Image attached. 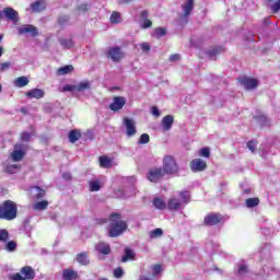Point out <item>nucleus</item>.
I'll return each instance as SVG.
<instances>
[{
	"label": "nucleus",
	"mask_w": 280,
	"mask_h": 280,
	"mask_svg": "<svg viewBox=\"0 0 280 280\" xmlns=\"http://www.w3.org/2000/svg\"><path fill=\"white\" fill-rule=\"evenodd\" d=\"M73 91H77L75 85L67 84V85H65V86L62 88V92H63V93L73 92Z\"/></svg>",
	"instance_id": "obj_50"
},
{
	"label": "nucleus",
	"mask_w": 280,
	"mask_h": 280,
	"mask_svg": "<svg viewBox=\"0 0 280 280\" xmlns=\"http://www.w3.org/2000/svg\"><path fill=\"white\" fill-rule=\"evenodd\" d=\"M75 88L79 92L86 91V89H91V83H89V81H83L75 85Z\"/></svg>",
	"instance_id": "obj_38"
},
{
	"label": "nucleus",
	"mask_w": 280,
	"mask_h": 280,
	"mask_svg": "<svg viewBox=\"0 0 280 280\" xmlns=\"http://www.w3.org/2000/svg\"><path fill=\"white\" fill-rule=\"evenodd\" d=\"M254 119H256V121H260V124H266V121H268V117L265 114L254 116Z\"/></svg>",
	"instance_id": "obj_48"
},
{
	"label": "nucleus",
	"mask_w": 280,
	"mask_h": 280,
	"mask_svg": "<svg viewBox=\"0 0 280 280\" xmlns=\"http://www.w3.org/2000/svg\"><path fill=\"white\" fill-rule=\"evenodd\" d=\"M23 148V144H15L14 150L11 153V159L14 161V163H19V161H23L25 158V151L21 150Z\"/></svg>",
	"instance_id": "obj_13"
},
{
	"label": "nucleus",
	"mask_w": 280,
	"mask_h": 280,
	"mask_svg": "<svg viewBox=\"0 0 280 280\" xmlns=\"http://www.w3.org/2000/svg\"><path fill=\"white\" fill-rule=\"evenodd\" d=\"M8 240H10V232L5 229L0 230V242L5 244Z\"/></svg>",
	"instance_id": "obj_33"
},
{
	"label": "nucleus",
	"mask_w": 280,
	"mask_h": 280,
	"mask_svg": "<svg viewBox=\"0 0 280 280\" xmlns=\"http://www.w3.org/2000/svg\"><path fill=\"white\" fill-rule=\"evenodd\" d=\"M106 222H108V219H106V218H101V219L94 220L95 226H102V224H106Z\"/></svg>",
	"instance_id": "obj_51"
},
{
	"label": "nucleus",
	"mask_w": 280,
	"mask_h": 280,
	"mask_svg": "<svg viewBox=\"0 0 280 280\" xmlns=\"http://www.w3.org/2000/svg\"><path fill=\"white\" fill-rule=\"evenodd\" d=\"M126 106V97L114 96L113 102L109 104V110L113 113H119Z\"/></svg>",
	"instance_id": "obj_9"
},
{
	"label": "nucleus",
	"mask_w": 280,
	"mask_h": 280,
	"mask_svg": "<svg viewBox=\"0 0 280 280\" xmlns=\"http://www.w3.org/2000/svg\"><path fill=\"white\" fill-rule=\"evenodd\" d=\"M13 84L18 89H23V86H27L30 84V79H27V77H19L13 81Z\"/></svg>",
	"instance_id": "obj_24"
},
{
	"label": "nucleus",
	"mask_w": 280,
	"mask_h": 280,
	"mask_svg": "<svg viewBox=\"0 0 280 280\" xmlns=\"http://www.w3.org/2000/svg\"><path fill=\"white\" fill-rule=\"evenodd\" d=\"M245 205L248 209H253L255 207H259V198L255 197V198H248L245 201Z\"/></svg>",
	"instance_id": "obj_29"
},
{
	"label": "nucleus",
	"mask_w": 280,
	"mask_h": 280,
	"mask_svg": "<svg viewBox=\"0 0 280 280\" xmlns=\"http://www.w3.org/2000/svg\"><path fill=\"white\" fill-rule=\"evenodd\" d=\"M161 270H162V266L161 265H154L152 267V271H153V275L156 277V275H160L161 273Z\"/></svg>",
	"instance_id": "obj_52"
},
{
	"label": "nucleus",
	"mask_w": 280,
	"mask_h": 280,
	"mask_svg": "<svg viewBox=\"0 0 280 280\" xmlns=\"http://www.w3.org/2000/svg\"><path fill=\"white\" fill-rule=\"evenodd\" d=\"M68 139L70 143H75L82 139V133L78 129H72L69 131Z\"/></svg>",
	"instance_id": "obj_22"
},
{
	"label": "nucleus",
	"mask_w": 280,
	"mask_h": 280,
	"mask_svg": "<svg viewBox=\"0 0 280 280\" xmlns=\"http://www.w3.org/2000/svg\"><path fill=\"white\" fill-rule=\"evenodd\" d=\"M90 185V191H100L102 189V185L100 184V180H91L89 182Z\"/></svg>",
	"instance_id": "obj_37"
},
{
	"label": "nucleus",
	"mask_w": 280,
	"mask_h": 280,
	"mask_svg": "<svg viewBox=\"0 0 280 280\" xmlns=\"http://www.w3.org/2000/svg\"><path fill=\"white\" fill-rule=\"evenodd\" d=\"M178 60H180V55L173 54L170 56V62H178Z\"/></svg>",
	"instance_id": "obj_53"
},
{
	"label": "nucleus",
	"mask_w": 280,
	"mask_h": 280,
	"mask_svg": "<svg viewBox=\"0 0 280 280\" xmlns=\"http://www.w3.org/2000/svg\"><path fill=\"white\" fill-rule=\"evenodd\" d=\"M271 12L272 14H277L280 12V0H277L272 5H271Z\"/></svg>",
	"instance_id": "obj_45"
},
{
	"label": "nucleus",
	"mask_w": 280,
	"mask_h": 280,
	"mask_svg": "<svg viewBox=\"0 0 280 280\" xmlns=\"http://www.w3.org/2000/svg\"><path fill=\"white\" fill-rule=\"evenodd\" d=\"M80 279V275L77 270L72 268H67L62 270V280H78Z\"/></svg>",
	"instance_id": "obj_16"
},
{
	"label": "nucleus",
	"mask_w": 280,
	"mask_h": 280,
	"mask_svg": "<svg viewBox=\"0 0 280 280\" xmlns=\"http://www.w3.org/2000/svg\"><path fill=\"white\" fill-rule=\"evenodd\" d=\"M67 23H69V15H60L58 18L59 25H67Z\"/></svg>",
	"instance_id": "obj_46"
},
{
	"label": "nucleus",
	"mask_w": 280,
	"mask_h": 280,
	"mask_svg": "<svg viewBox=\"0 0 280 280\" xmlns=\"http://www.w3.org/2000/svg\"><path fill=\"white\" fill-rule=\"evenodd\" d=\"M32 189H36V191H37L35 194L36 200H40V199L45 198V194H46L45 189H43L38 186H33Z\"/></svg>",
	"instance_id": "obj_36"
},
{
	"label": "nucleus",
	"mask_w": 280,
	"mask_h": 280,
	"mask_svg": "<svg viewBox=\"0 0 280 280\" xmlns=\"http://www.w3.org/2000/svg\"><path fill=\"white\" fill-rule=\"evenodd\" d=\"M73 71V67L71 65L61 67L57 70L59 75H67V73H71Z\"/></svg>",
	"instance_id": "obj_31"
},
{
	"label": "nucleus",
	"mask_w": 280,
	"mask_h": 280,
	"mask_svg": "<svg viewBox=\"0 0 280 280\" xmlns=\"http://www.w3.org/2000/svg\"><path fill=\"white\" fill-rule=\"evenodd\" d=\"M222 51H224V47L218 46L210 50L208 54L212 58V56H218V54H222Z\"/></svg>",
	"instance_id": "obj_41"
},
{
	"label": "nucleus",
	"mask_w": 280,
	"mask_h": 280,
	"mask_svg": "<svg viewBox=\"0 0 280 280\" xmlns=\"http://www.w3.org/2000/svg\"><path fill=\"white\" fill-rule=\"evenodd\" d=\"M114 277H115V279H121V277H124V269H121V267L115 268Z\"/></svg>",
	"instance_id": "obj_43"
},
{
	"label": "nucleus",
	"mask_w": 280,
	"mask_h": 280,
	"mask_svg": "<svg viewBox=\"0 0 280 280\" xmlns=\"http://www.w3.org/2000/svg\"><path fill=\"white\" fill-rule=\"evenodd\" d=\"M107 56L113 60V62H121L124 52L119 46H116L108 49Z\"/></svg>",
	"instance_id": "obj_10"
},
{
	"label": "nucleus",
	"mask_w": 280,
	"mask_h": 280,
	"mask_svg": "<svg viewBox=\"0 0 280 280\" xmlns=\"http://www.w3.org/2000/svg\"><path fill=\"white\" fill-rule=\"evenodd\" d=\"M3 40V35H0V43Z\"/></svg>",
	"instance_id": "obj_64"
},
{
	"label": "nucleus",
	"mask_w": 280,
	"mask_h": 280,
	"mask_svg": "<svg viewBox=\"0 0 280 280\" xmlns=\"http://www.w3.org/2000/svg\"><path fill=\"white\" fill-rule=\"evenodd\" d=\"M162 170L167 176H174L178 174V172H180V168L178 167V162H176V159L173 155H165L163 158Z\"/></svg>",
	"instance_id": "obj_4"
},
{
	"label": "nucleus",
	"mask_w": 280,
	"mask_h": 280,
	"mask_svg": "<svg viewBox=\"0 0 280 280\" xmlns=\"http://www.w3.org/2000/svg\"><path fill=\"white\" fill-rule=\"evenodd\" d=\"M141 49H142V51H150V49H151L150 44L142 43L141 44Z\"/></svg>",
	"instance_id": "obj_60"
},
{
	"label": "nucleus",
	"mask_w": 280,
	"mask_h": 280,
	"mask_svg": "<svg viewBox=\"0 0 280 280\" xmlns=\"http://www.w3.org/2000/svg\"><path fill=\"white\" fill-rule=\"evenodd\" d=\"M110 23H113L114 25L121 23V13L114 11L110 15Z\"/></svg>",
	"instance_id": "obj_32"
},
{
	"label": "nucleus",
	"mask_w": 280,
	"mask_h": 280,
	"mask_svg": "<svg viewBox=\"0 0 280 280\" xmlns=\"http://www.w3.org/2000/svg\"><path fill=\"white\" fill-rule=\"evenodd\" d=\"M191 172H205L207 170V161L202 159H194L190 161Z\"/></svg>",
	"instance_id": "obj_11"
},
{
	"label": "nucleus",
	"mask_w": 280,
	"mask_h": 280,
	"mask_svg": "<svg viewBox=\"0 0 280 280\" xmlns=\"http://www.w3.org/2000/svg\"><path fill=\"white\" fill-rule=\"evenodd\" d=\"M20 36H22L23 34H31V36L36 37L38 36V27L32 25V24H25L22 25L19 30H18Z\"/></svg>",
	"instance_id": "obj_12"
},
{
	"label": "nucleus",
	"mask_w": 280,
	"mask_h": 280,
	"mask_svg": "<svg viewBox=\"0 0 280 280\" xmlns=\"http://www.w3.org/2000/svg\"><path fill=\"white\" fill-rule=\"evenodd\" d=\"M60 45L66 49H71L73 47V40L71 39H60Z\"/></svg>",
	"instance_id": "obj_39"
},
{
	"label": "nucleus",
	"mask_w": 280,
	"mask_h": 280,
	"mask_svg": "<svg viewBox=\"0 0 280 280\" xmlns=\"http://www.w3.org/2000/svg\"><path fill=\"white\" fill-rule=\"evenodd\" d=\"M238 82L246 91H253L259 86V81L250 77H241Z\"/></svg>",
	"instance_id": "obj_8"
},
{
	"label": "nucleus",
	"mask_w": 280,
	"mask_h": 280,
	"mask_svg": "<svg viewBox=\"0 0 280 280\" xmlns=\"http://www.w3.org/2000/svg\"><path fill=\"white\" fill-rule=\"evenodd\" d=\"M135 252H132V249L130 248H125V255L121 258V262L126 264V261H135Z\"/></svg>",
	"instance_id": "obj_26"
},
{
	"label": "nucleus",
	"mask_w": 280,
	"mask_h": 280,
	"mask_svg": "<svg viewBox=\"0 0 280 280\" xmlns=\"http://www.w3.org/2000/svg\"><path fill=\"white\" fill-rule=\"evenodd\" d=\"M47 207H49V201L42 200V201H37L36 203H34L33 209L35 211H45V209H47Z\"/></svg>",
	"instance_id": "obj_28"
},
{
	"label": "nucleus",
	"mask_w": 280,
	"mask_h": 280,
	"mask_svg": "<svg viewBox=\"0 0 280 280\" xmlns=\"http://www.w3.org/2000/svg\"><path fill=\"white\" fill-rule=\"evenodd\" d=\"M62 178H65V180H71V174L70 173H63Z\"/></svg>",
	"instance_id": "obj_61"
},
{
	"label": "nucleus",
	"mask_w": 280,
	"mask_h": 280,
	"mask_svg": "<svg viewBox=\"0 0 280 280\" xmlns=\"http://www.w3.org/2000/svg\"><path fill=\"white\" fill-rule=\"evenodd\" d=\"M172 126H174V116L172 115H166L162 119V128L163 130H172Z\"/></svg>",
	"instance_id": "obj_18"
},
{
	"label": "nucleus",
	"mask_w": 280,
	"mask_h": 280,
	"mask_svg": "<svg viewBox=\"0 0 280 280\" xmlns=\"http://www.w3.org/2000/svg\"><path fill=\"white\" fill-rule=\"evenodd\" d=\"M184 18L187 19L189 14L194 11V0H187V2L183 5Z\"/></svg>",
	"instance_id": "obj_27"
},
{
	"label": "nucleus",
	"mask_w": 280,
	"mask_h": 280,
	"mask_svg": "<svg viewBox=\"0 0 280 280\" xmlns=\"http://www.w3.org/2000/svg\"><path fill=\"white\" fill-rule=\"evenodd\" d=\"M138 143H140L141 145L145 144V143H150V135L148 133H142L140 136V139L138 141Z\"/></svg>",
	"instance_id": "obj_40"
},
{
	"label": "nucleus",
	"mask_w": 280,
	"mask_h": 280,
	"mask_svg": "<svg viewBox=\"0 0 280 280\" xmlns=\"http://www.w3.org/2000/svg\"><path fill=\"white\" fill-rule=\"evenodd\" d=\"M14 170H19V165H16V164L8 165V166L4 168V172H5L7 174H14Z\"/></svg>",
	"instance_id": "obj_44"
},
{
	"label": "nucleus",
	"mask_w": 280,
	"mask_h": 280,
	"mask_svg": "<svg viewBox=\"0 0 280 280\" xmlns=\"http://www.w3.org/2000/svg\"><path fill=\"white\" fill-rule=\"evenodd\" d=\"M95 248L101 255H110V245L108 243H98Z\"/></svg>",
	"instance_id": "obj_21"
},
{
	"label": "nucleus",
	"mask_w": 280,
	"mask_h": 280,
	"mask_svg": "<svg viewBox=\"0 0 280 280\" xmlns=\"http://www.w3.org/2000/svg\"><path fill=\"white\" fill-rule=\"evenodd\" d=\"M247 148L250 150V152H255V150H257V142L255 140L248 141Z\"/></svg>",
	"instance_id": "obj_49"
},
{
	"label": "nucleus",
	"mask_w": 280,
	"mask_h": 280,
	"mask_svg": "<svg viewBox=\"0 0 280 280\" xmlns=\"http://www.w3.org/2000/svg\"><path fill=\"white\" fill-rule=\"evenodd\" d=\"M77 10H78L79 12H88V11H89V4H86V3L80 4V5L77 8Z\"/></svg>",
	"instance_id": "obj_54"
},
{
	"label": "nucleus",
	"mask_w": 280,
	"mask_h": 280,
	"mask_svg": "<svg viewBox=\"0 0 280 280\" xmlns=\"http://www.w3.org/2000/svg\"><path fill=\"white\" fill-rule=\"evenodd\" d=\"M16 241H7L4 245V250H7V253H14V250H16Z\"/></svg>",
	"instance_id": "obj_30"
},
{
	"label": "nucleus",
	"mask_w": 280,
	"mask_h": 280,
	"mask_svg": "<svg viewBox=\"0 0 280 280\" xmlns=\"http://www.w3.org/2000/svg\"><path fill=\"white\" fill-rule=\"evenodd\" d=\"M224 222V215L220 212H210L203 218L205 226H218Z\"/></svg>",
	"instance_id": "obj_6"
},
{
	"label": "nucleus",
	"mask_w": 280,
	"mask_h": 280,
	"mask_svg": "<svg viewBox=\"0 0 280 280\" xmlns=\"http://www.w3.org/2000/svg\"><path fill=\"white\" fill-rule=\"evenodd\" d=\"M75 260L78 261V264H80V266H89V264H91V260L89 259V254L86 252L77 254Z\"/></svg>",
	"instance_id": "obj_19"
},
{
	"label": "nucleus",
	"mask_w": 280,
	"mask_h": 280,
	"mask_svg": "<svg viewBox=\"0 0 280 280\" xmlns=\"http://www.w3.org/2000/svg\"><path fill=\"white\" fill-rule=\"evenodd\" d=\"M152 115H154V117H161V110H159V108L156 106H153Z\"/></svg>",
	"instance_id": "obj_59"
},
{
	"label": "nucleus",
	"mask_w": 280,
	"mask_h": 280,
	"mask_svg": "<svg viewBox=\"0 0 280 280\" xmlns=\"http://www.w3.org/2000/svg\"><path fill=\"white\" fill-rule=\"evenodd\" d=\"M147 178L150 183H161V179L165 178V171L163 167H151L147 173Z\"/></svg>",
	"instance_id": "obj_7"
},
{
	"label": "nucleus",
	"mask_w": 280,
	"mask_h": 280,
	"mask_svg": "<svg viewBox=\"0 0 280 280\" xmlns=\"http://www.w3.org/2000/svg\"><path fill=\"white\" fill-rule=\"evenodd\" d=\"M3 14L8 21H12L13 23H19L20 21L19 12L10 7L3 9Z\"/></svg>",
	"instance_id": "obj_14"
},
{
	"label": "nucleus",
	"mask_w": 280,
	"mask_h": 280,
	"mask_svg": "<svg viewBox=\"0 0 280 280\" xmlns=\"http://www.w3.org/2000/svg\"><path fill=\"white\" fill-rule=\"evenodd\" d=\"M120 3H125V4L132 3V0H120Z\"/></svg>",
	"instance_id": "obj_62"
},
{
	"label": "nucleus",
	"mask_w": 280,
	"mask_h": 280,
	"mask_svg": "<svg viewBox=\"0 0 280 280\" xmlns=\"http://www.w3.org/2000/svg\"><path fill=\"white\" fill-rule=\"evenodd\" d=\"M124 124L127 128V137H135L137 135V127L135 126V120L131 118L125 117Z\"/></svg>",
	"instance_id": "obj_15"
},
{
	"label": "nucleus",
	"mask_w": 280,
	"mask_h": 280,
	"mask_svg": "<svg viewBox=\"0 0 280 280\" xmlns=\"http://www.w3.org/2000/svg\"><path fill=\"white\" fill-rule=\"evenodd\" d=\"M154 35L156 38H163V36H167V30L164 27H155Z\"/></svg>",
	"instance_id": "obj_34"
},
{
	"label": "nucleus",
	"mask_w": 280,
	"mask_h": 280,
	"mask_svg": "<svg viewBox=\"0 0 280 280\" xmlns=\"http://www.w3.org/2000/svg\"><path fill=\"white\" fill-rule=\"evenodd\" d=\"M26 97H30V100H43V97H45V91L40 89H33L26 92Z\"/></svg>",
	"instance_id": "obj_17"
},
{
	"label": "nucleus",
	"mask_w": 280,
	"mask_h": 280,
	"mask_svg": "<svg viewBox=\"0 0 280 280\" xmlns=\"http://www.w3.org/2000/svg\"><path fill=\"white\" fill-rule=\"evenodd\" d=\"M18 214L19 207L16 206V202L9 199L0 203V220H7L10 222L12 220H16Z\"/></svg>",
	"instance_id": "obj_3"
},
{
	"label": "nucleus",
	"mask_w": 280,
	"mask_h": 280,
	"mask_svg": "<svg viewBox=\"0 0 280 280\" xmlns=\"http://www.w3.org/2000/svg\"><path fill=\"white\" fill-rule=\"evenodd\" d=\"M100 161V167H103L104 170H110L113 167V160L106 155H101L98 158Z\"/></svg>",
	"instance_id": "obj_20"
},
{
	"label": "nucleus",
	"mask_w": 280,
	"mask_h": 280,
	"mask_svg": "<svg viewBox=\"0 0 280 280\" xmlns=\"http://www.w3.org/2000/svg\"><path fill=\"white\" fill-rule=\"evenodd\" d=\"M21 141H30L32 139V133L23 131L20 136Z\"/></svg>",
	"instance_id": "obj_47"
},
{
	"label": "nucleus",
	"mask_w": 280,
	"mask_h": 280,
	"mask_svg": "<svg viewBox=\"0 0 280 280\" xmlns=\"http://www.w3.org/2000/svg\"><path fill=\"white\" fill-rule=\"evenodd\" d=\"M199 156H205V159H209V156H211V151L207 147L202 148L199 150Z\"/></svg>",
	"instance_id": "obj_42"
},
{
	"label": "nucleus",
	"mask_w": 280,
	"mask_h": 280,
	"mask_svg": "<svg viewBox=\"0 0 280 280\" xmlns=\"http://www.w3.org/2000/svg\"><path fill=\"white\" fill-rule=\"evenodd\" d=\"M190 201H191V194H189V191L187 190L179 191V198L171 197L167 200L166 209H168V211H180V209H183V206L189 205Z\"/></svg>",
	"instance_id": "obj_2"
},
{
	"label": "nucleus",
	"mask_w": 280,
	"mask_h": 280,
	"mask_svg": "<svg viewBox=\"0 0 280 280\" xmlns=\"http://www.w3.org/2000/svg\"><path fill=\"white\" fill-rule=\"evenodd\" d=\"M46 8L47 5L43 0H37L31 4V10H33L34 12H43Z\"/></svg>",
	"instance_id": "obj_25"
},
{
	"label": "nucleus",
	"mask_w": 280,
	"mask_h": 280,
	"mask_svg": "<svg viewBox=\"0 0 280 280\" xmlns=\"http://www.w3.org/2000/svg\"><path fill=\"white\" fill-rule=\"evenodd\" d=\"M10 69V62L0 63V71H8Z\"/></svg>",
	"instance_id": "obj_57"
},
{
	"label": "nucleus",
	"mask_w": 280,
	"mask_h": 280,
	"mask_svg": "<svg viewBox=\"0 0 280 280\" xmlns=\"http://www.w3.org/2000/svg\"><path fill=\"white\" fill-rule=\"evenodd\" d=\"M108 237H119L128 231V223L119 212H112L108 217Z\"/></svg>",
	"instance_id": "obj_1"
},
{
	"label": "nucleus",
	"mask_w": 280,
	"mask_h": 280,
	"mask_svg": "<svg viewBox=\"0 0 280 280\" xmlns=\"http://www.w3.org/2000/svg\"><path fill=\"white\" fill-rule=\"evenodd\" d=\"M149 15H150V13L148 12V10L141 11V13H140V19H141V21L148 20V16H149Z\"/></svg>",
	"instance_id": "obj_56"
},
{
	"label": "nucleus",
	"mask_w": 280,
	"mask_h": 280,
	"mask_svg": "<svg viewBox=\"0 0 280 280\" xmlns=\"http://www.w3.org/2000/svg\"><path fill=\"white\" fill-rule=\"evenodd\" d=\"M143 24H142V28L143 30H148L149 27H152V21L147 19V20H143Z\"/></svg>",
	"instance_id": "obj_55"
},
{
	"label": "nucleus",
	"mask_w": 280,
	"mask_h": 280,
	"mask_svg": "<svg viewBox=\"0 0 280 280\" xmlns=\"http://www.w3.org/2000/svg\"><path fill=\"white\" fill-rule=\"evenodd\" d=\"M153 206L159 211H164V209H167V203H165V200L162 197H155L153 199Z\"/></svg>",
	"instance_id": "obj_23"
},
{
	"label": "nucleus",
	"mask_w": 280,
	"mask_h": 280,
	"mask_svg": "<svg viewBox=\"0 0 280 280\" xmlns=\"http://www.w3.org/2000/svg\"><path fill=\"white\" fill-rule=\"evenodd\" d=\"M10 280H33L36 279V271L32 266H24L20 272L13 273L9 277Z\"/></svg>",
	"instance_id": "obj_5"
},
{
	"label": "nucleus",
	"mask_w": 280,
	"mask_h": 280,
	"mask_svg": "<svg viewBox=\"0 0 280 280\" xmlns=\"http://www.w3.org/2000/svg\"><path fill=\"white\" fill-rule=\"evenodd\" d=\"M151 240H156V237H162L163 236V229L161 228H158V229H154L153 231H151L149 233Z\"/></svg>",
	"instance_id": "obj_35"
},
{
	"label": "nucleus",
	"mask_w": 280,
	"mask_h": 280,
	"mask_svg": "<svg viewBox=\"0 0 280 280\" xmlns=\"http://www.w3.org/2000/svg\"><path fill=\"white\" fill-rule=\"evenodd\" d=\"M242 272H248V268L246 267V265H241L237 269V273L242 275Z\"/></svg>",
	"instance_id": "obj_58"
},
{
	"label": "nucleus",
	"mask_w": 280,
	"mask_h": 280,
	"mask_svg": "<svg viewBox=\"0 0 280 280\" xmlns=\"http://www.w3.org/2000/svg\"><path fill=\"white\" fill-rule=\"evenodd\" d=\"M4 51L3 46H0V58L3 56Z\"/></svg>",
	"instance_id": "obj_63"
}]
</instances>
